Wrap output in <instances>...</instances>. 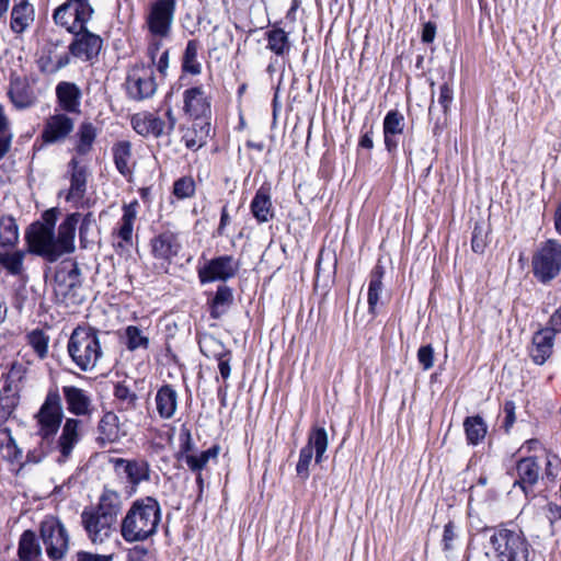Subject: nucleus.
<instances>
[{
	"instance_id": "1",
	"label": "nucleus",
	"mask_w": 561,
	"mask_h": 561,
	"mask_svg": "<svg viewBox=\"0 0 561 561\" xmlns=\"http://www.w3.org/2000/svg\"><path fill=\"white\" fill-rule=\"evenodd\" d=\"M175 9L176 0H154L145 16V26L149 35L147 55L163 77L169 68L170 51L161 49L163 42L172 34Z\"/></svg>"
},
{
	"instance_id": "2",
	"label": "nucleus",
	"mask_w": 561,
	"mask_h": 561,
	"mask_svg": "<svg viewBox=\"0 0 561 561\" xmlns=\"http://www.w3.org/2000/svg\"><path fill=\"white\" fill-rule=\"evenodd\" d=\"M161 520L159 502L147 496L135 501L121 523V535L127 542L145 541L157 533Z\"/></svg>"
},
{
	"instance_id": "3",
	"label": "nucleus",
	"mask_w": 561,
	"mask_h": 561,
	"mask_svg": "<svg viewBox=\"0 0 561 561\" xmlns=\"http://www.w3.org/2000/svg\"><path fill=\"white\" fill-rule=\"evenodd\" d=\"M67 350L72 362L82 371L93 370L103 355L100 337L92 328H76L70 335Z\"/></svg>"
},
{
	"instance_id": "4",
	"label": "nucleus",
	"mask_w": 561,
	"mask_h": 561,
	"mask_svg": "<svg viewBox=\"0 0 561 561\" xmlns=\"http://www.w3.org/2000/svg\"><path fill=\"white\" fill-rule=\"evenodd\" d=\"M486 549V554L494 561H529V543L520 531L494 530Z\"/></svg>"
},
{
	"instance_id": "5",
	"label": "nucleus",
	"mask_w": 561,
	"mask_h": 561,
	"mask_svg": "<svg viewBox=\"0 0 561 561\" xmlns=\"http://www.w3.org/2000/svg\"><path fill=\"white\" fill-rule=\"evenodd\" d=\"M534 277L541 284H549L561 273V242L548 239L538 244L531 256Z\"/></svg>"
},
{
	"instance_id": "6",
	"label": "nucleus",
	"mask_w": 561,
	"mask_h": 561,
	"mask_svg": "<svg viewBox=\"0 0 561 561\" xmlns=\"http://www.w3.org/2000/svg\"><path fill=\"white\" fill-rule=\"evenodd\" d=\"M64 410L57 390H49L37 413L34 415L36 435L43 443L51 444L62 424Z\"/></svg>"
},
{
	"instance_id": "7",
	"label": "nucleus",
	"mask_w": 561,
	"mask_h": 561,
	"mask_svg": "<svg viewBox=\"0 0 561 561\" xmlns=\"http://www.w3.org/2000/svg\"><path fill=\"white\" fill-rule=\"evenodd\" d=\"M92 14L93 9L85 0H68L55 10L54 21L68 32L77 33L83 31Z\"/></svg>"
},
{
	"instance_id": "8",
	"label": "nucleus",
	"mask_w": 561,
	"mask_h": 561,
	"mask_svg": "<svg viewBox=\"0 0 561 561\" xmlns=\"http://www.w3.org/2000/svg\"><path fill=\"white\" fill-rule=\"evenodd\" d=\"M41 537L48 557L61 559L69 548V535L65 525L55 516H47L41 523Z\"/></svg>"
},
{
	"instance_id": "9",
	"label": "nucleus",
	"mask_w": 561,
	"mask_h": 561,
	"mask_svg": "<svg viewBox=\"0 0 561 561\" xmlns=\"http://www.w3.org/2000/svg\"><path fill=\"white\" fill-rule=\"evenodd\" d=\"M328 433L323 427H314L309 433L307 444L300 449L299 460L296 466L297 474L302 479H308L309 467L312 461L313 453L317 463H321L328 448Z\"/></svg>"
},
{
	"instance_id": "10",
	"label": "nucleus",
	"mask_w": 561,
	"mask_h": 561,
	"mask_svg": "<svg viewBox=\"0 0 561 561\" xmlns=\"http://www.w3.org/2000/svg\"><path fill=\"white\" fill-rule=\"evenodd\" d=\"M25 238L31 253L43 256L49 262H56L60 257L54 230L44 228L39 222H34L26 231Z\"/></svg>"
},
{
	"instance_id": "11",
	"label": "nucleus",
	"mask_w": 561,
	"mask_h": 561,
	"mask_svg": "<svg viewBox=\"0 0 561 561\" xmlns=\"http://www.w3.org/2000/svg\"><path fill=\"white\" fill-rule=\"evenodd\" d=\"M152 62L150 65H136L127 77V92L134 100H145L151 98L157 91Z\"/></svg>"
},
{
	"instance_id": "12",
	"label": "nucleus",
	"mask_w": 561,
	"mask_h": 561,
	"mask_svg": "<svg viewBox=\"0 0 561 561\" xmlns=\"http://www.w3.org/2000/svg\"><path fill=\"white\" fill-rule=\"evenodd\" d=\"M81 524L92 543L105 542L114 533L116 523L104 515L87 507L82 511Z\"/></svg>"
},
{
	"instance_id": "13",
	"label": "nucleus",
	"mask_w": 561,
	"mask_h": 561,
	"mask_svg": "<svg viewBox=\"0 0 561 561\" xmlns=\"http://www.w3.org/2000/svg\"><path fill=\"white\" fill-rule=\"evenodd\" d=\"M61 433L56 440V448L60 456L59 462L66 461L73 453L76 446L84 435V422L77 417H67L60 426Z\"/></svg>"
},
{
	"instance_id": "14",
	"label": "nucleus",
	"mask_w": 561,
	"mask_h": 561,
	"mask_svg": "<svg viewBox=\"0 0 561 561\" xmlns=\"http://www.w3.org/2000/svg\"><path fill=\"white\" fill-rule=\"evenodd\" d=\"M184 111L195 122L207 121L210 101L203 87H193L183 92Z\"/></svg>"
},
{
	"instance_id": "15",
	"label": "nucleus",
	"mask_w": 561,
	"mask_h": 561,
	"mask_svg": "<svg viewBox=\"0 0 561 561\" xmlns=\"http://www.w3.org/2000/svg\"><path fill=\"white\" fill-rule=\"evenodd\" d=\"M238 271L232 256L225 255L209 261L203 268L199 270L198 276L203 284L215 280H226L234 276Z\"/></svg>"
},
{
	"instance_id": "16",
	"label": "nucleus",
	"mask_w": 561,
	"mask_h": 561,
	"mask_svg": "<svg viewBox=\"0 0 561 561\" xmlns=\"http://www.w3.org/2000/svg\"><path fill=\"white\" fill-rule=\"evenodd\" d=\"M73 34L75 39L68 47L72 56L83 60H91L99 55L103 43L99 35L88 32L85 27L83 31Z\"/></svg>"
},
{
	"instance_id": "17",
	"label": "nucleus",
	"mask_w": 561,
	"mask_h": 561,
	"mask_svg": "<svg viewBox=\"0 0 561 561\" xmlns=\"http://www.w3.org/2000/svg\"><path fill=\"white\" fill-rule=\"evenodd\" d=\"M62 394L69 413L90 416L93 411L91 393L77 386H64Z\"/></svg>"
},
{
	"instance_id": "18",
	"label": "nucleus",
	"mask_w": 561,
	"mask_h": 561,
	"mask_svg": "<svg viewBox=\"0 0 561 561\" xmlns=\"http://www.w3.org/2000/svg\"><path fill=\"white\" fill-rule=\"evenodd\" d=\"M80 219L81 214L72 213L67 215L62 222L58 226L55 241L60 257L65 254H70L76 250L75 238Z\"/></svg>"
},
{
	"instance_id": "19",
	"label": "nucleus",
	"mask_w": 561,
	"mask_h": 561,
	"mask_svg": "<svg viewBox=\"0 0 561 561\" xmlns=\"http://www.w3.org/2000/svg\"><path fill=\"white\" fill-rule=\"evenodd\" d=\"M70 62L69 53L58 43H49L39 57L38 65L43 72L56 73Z\"/></svg>"
},
{
	"instance_id": "20",
	"label": "nucleus",
	"mask_w": 561,
	"mask_h": 561,
	"mask_svg": "<svg viewBox=\"0 0 561 561\" xmlns=\"http://www.w3.org/2000/svg\"><path fill=\"white\" fill-rule=\"evenodd\" d=\"M73 121L66 114H55L47 118L42 138L46 144L64 140L73 129Z\"/></svg>"
},
{
	"instance_id": "21",
	"label": "nucleus",
	"mask_w": 561,
	"mask_h": 561,
	"mask_svg": "<svg viewBox=\"0 0 561 561\" xmlns=\"http://www.w3.org/2000/svg\"><path fill=\"white\" fill-rule=\"evenodd\" d=\"M151 249L153 256L164 265L165 263L170 264L178 255L181 243L173 232L165 231L152 239Z\"/></svg>"
},
{
	"instance_id": "22",
	"label": "nucleus",
	"mask_w": 561,
	"mask_h": 561,
	"mask_svg": "<svg viewBox=\"0 0 561 561\" xmlns=\"http://www.w3.org/2000/svg\"><path fill=\"white\" fill-rule=\"evenodd\" d=\"M8 95L18 110L28 108L36 103L35 92L26 78L12 77Z\"/></svg>"
},
{
	"instance_id": "23",
	"label": "nucleus",
	"mask_w": 561,
	"mask_h": 561,
	"mask_svg": "<svg viewBox=\"0 0 561 561\" xmlns=\"http://www.w3.org/2000/svg\"><path fill=\"white\" fill-rule=\"evenodd\" d=\"M385 274V270L380 264H377L370 273L369 284H368V294H367V302H368V314L370 316V321L374 320L378 313V307L381 304V295L383 291L382 277Z\"/></svg>"
},
{
	"instance_id": "24",
	"label": "nucleus",
	"mask_w": 561,
	"mask_h": 561,
	"mask_svg": "<svg viewBox=\"0 0 561 561\" xmlns=\"http://www.w3.org/2000/svg\"><path fill=\"white\" fill-rule=\"evenodd\" d=\"M69 167L71 168L70 187L66 192H60L59 196L65 195V199L68 203L77 204L83 198L85 193V171L79 167L76 159L69 162Z\"/></svg>"
},
{
	"instance_id": "25",
	"label": "nucleus",
	"mask_w": 561,
	"mask_h": 561,
	"mask_svg": "<svg viewBox=\"0 0 561 561\" xmlns=\"http://www.w3.org/2000/svg\"><path fill=\"white\" fill-rule=\"evenodd\" d=\"M59 106L68 113L80 112L81 91L76 83L61 81L56 87Z\"/></svg>"
},
{
	"instance_id": "26",
	"label": "nucleus",
	"mask_w": 561,
	"mask_h": 561,
	"mask_svg": "<svg viewBox=\"0 0 561 561\" xmlns=\"http://www.w3.org/2000/svg\"><path fill=\"white\" fill-rule=\"evenodd\" d=\"M540 469L537 458L528 457L520 459L516 466L518 479L515 481V484H518L527 493L528 489L537 483Z\"/></svg>"
},
{
	"instance_id": "27",
	"label": "nucleus",
	"mask_w": 561,
	"mask_h": 561,
	"mask_svg": "<svg viewBox=\"0 0 561 561\" xmlns=\"http://www.w3.org/2000/svg\"><path fill=\"white\" fill-rule=\"evenodd\" d=\"M135 131L141 136L160 137L164 133L165 123L153 114H137L131 118Z\"/></svg>"
},
{
	"instance_id": "28",
	"label": "nucleus",
	"mask_w": 561,
	"mask_h": 561,
	"mask_svg": "<svg viewBox=\"0 0 561 561\" xmlns=\"http://www.w3.org/2000/svg\"><path fill=\"white\" fill-rule=\"evenodd\" d=\"M553 335L554 333L549 329L541 330L534 335L530 356L536 364L542 365L550 357L553 346Z\"/></svg>"
},
{
	"instance_id": "29",
	"label": "nucleus",
	"mask_w": 561,
	"mask_h": 561,
	"mask_svg": "<svg viewBox=\"0 0 561 561\" xmlns=\"http://www.w3.org/2000/svg\"><path fill=\"white\" fill-rule=\"evenodd\" d=\"M116 469H123L129 482L134 485L142 481H148L150 478V468L147 461L144 460H126L117 458L114 461Z\"/></svg>"
},
{
	"instance_id": "30",
	"label": "nucleus",
	"mask_w": 561,
	"mask_h": 561,
	"mask_svg": "<svg viewBox=\"0 0 561 561\" xmlns=\"http://www.w3.org/2000/svg\"><path fill=\"white\" fill-rule=\"evenodd\" d=\"M404 129V117L398 111H390L387 113L383 119V136L385 146L388 151H393L398 142L394 140V136L403 133Z\"/></svg>"
},
{
	"instance_id": "31",
	"label": "nucleus",
	"mask_w": 561,
	"mask_h": 561,
	"mask_svg": "<svg viewBox=\"0 0 561 561\" xmlns=\"http://www.w3.org/2000/svg\"><path fill=\"white\" fill-rule=\"evenodd\" d=\"M156 408L161 419L173 417L178 408V392L170 386H162L156 394Z\"/></svg>"
},
{
	"instance_id": "32",
	"label": "nucleus",
	"mask_w": 561,
	"mask_h": 561,
	"mask_svg": "<svg viewBox=\"0 0 561 561\" xmlns=\"http://www.w3.org/2000/svg\"><path fill=\"white\" fill-rule=\"evenodd\" d=\"M80 282V270L77 263L60 266L55 274L56 291L64 296L68 289L76 287Z\"/></svg>"
},
{
	"instance_id": "33",
	"label": "nucleus",
	"mask_w": 561,
	"mask_h": 561,
	"mask_svg": "<svg viewBox=\"0 0 561 561\" xmlns=\"http://www.w3.org/2000/svg\"><path fill=\"white\" fill-rule=\"evenodd\" d=\"M34 21V9L27 0H21L14 4L11 11V30L14 33H23Z\"/></svg>"
},
{
	"instance_id": "34",
	"label": "nucleus",
	"mask_w": 561,
	"mask_h": 561,
	"mask_svg": "<svg viewBox=\"0 0 561 561\" xmlns=\"http://www.w3.org/2000/svg\"><path fill=\"white\" fill-rule=\"evenodd\" d=\"M210 123L208 121L194 122L192 128H188L182 139L186 148L197 150L202 148L209 136Z\"/></svg>"
},
{
	"instance_id": "35",
	"label": "nucleus",
	"mask_w": 561,
	"mask_h": 561,
	"mask_svg": "<svg viewBox=\"0 0 561 561\" xmlns=\"http://www.w3.org/2000/svg\"><path fill=\"white\" fill-rule=\"evenodd\" d=\"M91 508L116 523L117 515L122 508L121 495L116 491L104 489L98 506Z\"/></svg>"
},
{
	"instance_id": "36",
	"label": "nucleus",
	"mask_w": 561,
	"mask_h": 561,
	"mask_svg": "<svg viewBox=\"0 0 561 561\" xmlns=\"http://www.w3.org/2000/svg\"><path fill=\"white\" fill-rule=\"evenodd\" d=\"M251 211L260 222H267L272 216V201L268 192L261 187L251 202Z\"/></svg>"
},
{
	"instance_id": "37",
	"label": "nucleus",
	"mask_w": 561,
	"mask_h": 561,
	"mask_svg": "<svg viewBox=\"0 0 561 561\" xmlns=\"http://www.w3.org/2000/svg\"><path fill=\"white\" fill-rule=\"evenodd\" d=\"M102 443H113L119 438L118 417L116 414L108 412L105 413L98 426Z\"/></svg>"
},
{
	"instance_id": "38",
	"label": "nucleus",
	"mask_w": 561,
	"mask_h": 561,
	"mask_svg": "<svg viewBox=\"0 0 561 561\" xmlns=\"http://www.w3.org/2000/svg\"><path fill=\"white\" fill-rule=\"evenodd\" d=\"M19 557L23 561H32L41 556V547L32 530H25L19 541Z\"/></svg>"
},
{
	"instance_id": "39",
	"label": "nucleus",
	"mask_w": 561,
	"mask_h": 561,
	"mask_svg": "<svg viewBox=\"0 0 561 561\" xmlns=\"http://www.w3.org/2000/svg\"><path fill=\"white\" fill-rule=\"evenodd\" d=\"M232 291L228 286H219L210 304V316L220 318L232 304Z\"/></svg>"
},
{
	"instance_id": "40",
	"label": "nucleus",
	"mask_w": 561,
	"mask_h": 561,
	"mask_svg": "<svg viewBox=\"0 0 561 561\" xmlns=\"http://www.w3.org/2000/svg\"><path fill=\"white\" fill-rule=\"evenodd\" d=\"M113 157L118 172L123 175L130 173L131 145L129 141H119L113 147Z\"/></svg>"
},
{
	"instance_id": "41",
	"label": "nucleus",
	"mask_w": 561,
	"mask_h": 561,
	"mask_svg": "<svg viewBox=\"0 0 561 561\" xmlns=\"http://www.w3.org/2000/svg\"><path fill=\"white\" fill-rule=\"evenodd\" d=\"M0 453L9 461H19L22 458V449L16 445L9 428L0 430Z\"/></svg>"
},
{
	"instance_id": "42",
	"label": "nucleus",
	"mask_w": 561,
	"mask_h": 561,
	"mask_svg": "<svg viewBox=\"0 0 561 561\" xmlns=\"http://www.w3.org/2000/svg\"><path fill=\"white\" fill-rule=\"evenodd\" d=\"M198 48L199 44L197 41L191 39L187 42L182 58V69L184 72L193 76H197L202 72V65L197 60Z\"/></svg>"
},
{
	"instance_id": "43",
	"label": "nucleus",
	"mask_w": 561,
	"mask_h": 561,
	"mask_svg": "<svg viewBox=\"0 0 561 561\" xmlns=\"http://www.w3.org/2000/svg\"><path fill=\"white\" fill-rule=\"evenodd\" d=\"M19 241V227L15 219L4 216L0 219V245L13 248Z\"/></svg>"
},
{
	"instance_id": "44",
	"label": "nucleus",
	"mask_w": 561,
	"mask_h": 561,
	"mask_svg": "<svg viewBox=\"0 0 561 561\" xmlns=\"http://www.w3.org/2000/svg\"><path fill=\"white\" fill-rule=\"evenodd\" d=\"M219 451V446L215 445L199 454L187 455L185 463L192 471L201 472L210 460L217 459Z\"/></svg>"
},
{
	"instance_id": "45",
	"label": "nucleus",
	"mask_w": 561,
	"mask_h": 561,
	"mask_svg": "<svg viewBox=\"0 0 561 561\" xmlns=\"http://www.w3.org/2000/svg\"><path fill=\"white\" fill-rule=\"evenodd\" d=\"M467 439L470 444H479L486 434V425L481 416H469L463 422Z\"/></svg>"
},
{
	"instance_id": "46",
	"label": "nucleus",
	"mask_w": 561,
	"mask_h": 561,
	"mask_svg": "<svg viewBox=\"0 0 561 561\" xmlns=\"http://www.w3.org/2000/svg\"><path fill=\"white\" fill-rule=\"evenodd\" d=\"M136 206L137 203H131L123 207L124 213L118 229V237L126 242H129L133 237L134 221L137 216Z\"/></svg>"
},
{
	"instance_id": "47",
	"label": "nucleus",
	"mask_w": 561,
	"mask_h": 561,
	"mask_svg": "<svg viewBox=\"0 0 561 561\" xmlns=\"http://www.w3.org/2000/svg\"><path fill=\"white\" fill-rule=\"evenodd\" d=\"M201 351L207 357L220 359L227 357L228 351L221 341L213 335H206L199 341Z\"/></svg>"
},
{
	"instance_id": "48",
	"label": "nucleus",
	"mask_w": 561,
	"mask_h": 561,
	"mask_svg": "<svg viewBox=\"0 0 561 561\" xmlns=\"http://www.w3.org/2000/svg\"><path fill=\"white\" fill-rule=\"evenodd\" d=\"M25 252H3L0 253V264L12 275H19L23 271V261Z\"/></svg>"
},
{
	"instance_id": "49",
	"label": "nucleus",
	"mask_w": 561,
	"mask_h": 561,
	"mask_svg": "<svg viewBox=\"0 0 561 561\" xmlns=\"http://www.w3.org/2000/svg\"><path fill=\"white\" fill-rule=\"evenodd\" d=\"M12 137L9 119L4 113L3 106L0 104V160L9 152Z\"/></svg>"
},
{
	"instance_id": "50",
	"label": "nucleus",
	"mask_w": 561,
	"mask_h": 561,
	"mask_svg": "<svg viewBox=\"0 0 561 561\" xmlns=\"http://www.w3.org/2000/svg\"><path fill=\"white\" fill-rule=\"evenodd\" d=\"M79 140L77 150L79 153L84 154L90 151L94 139L96 137V130L91 123H83L78 131Z\"/></svg>"
},
{
	"instance_id": "51",
	"label": "nucleus",
	"mask_w": 561,
	"mask_h": 561,
	"mask_svg": "<svg viewBox=\"0 0 561 561\" xmlns=\"http://www.w3.org/2000/svg\"><path fill=\"white\" fill-rule=\"evenodd\" d=\"M126 346L129 351H135L139 347L147 348L149 340L142 334V331L135 325H128L125 329Z\"/></svg>"
},
{
	"instance_id": "52",
	"label": "nucleus",
	"mask_w": 561,
	"mask_h": 561,
	"mask_svg": "<svg viewBox=\"0 0 561 561\" xmlns=\"http://www.w3.org/2000/svg\"><path fill=\"white\" fill-rule=\"evenodd\" d=\"M114 396L126 410L135 409L137 405L138 396L124 383L115 386Z\"/></svg>"
},
{
	"instance_id": "53",
	"label": "nucleus",
	"mask_w": 561,
	"mask_h": 561,
	"mask_svg": "<svg viewBox=\"0 0 561 561\" xmlns=\"http://www.w3.org/2000/svg\"><path fill=\"white\" fill-rule=\"evenodd\" d=\"M28 344L39 358L46 357L48 353V336L41 330H34L27 335Z\"/></svg>"
},
{
	"instance_id": "54",
	"label": "nucleus",
	"mask_w": 561,
	"mask_h": 561,
	"mask_svg": "<svg viewBox=\"0 0 561 561\" xmlns=\"http://www.w3.org/2000/svg\"><path fill=\"white\" fill-rule=\"evenodd\" d=\"M268 48L277 55H283L288 48V37L282 28L268 33Z\"/></svg>"
},
{
	"instance_id": "55",
	"label": "nucleus",
	"mask_w": 561,
	"mask_h": 561,
	"mask_svg": "<svg viewBox=\"0 0 561 561\" xmlns=\"http://www.w3.org/2000/svg\"><path fill=\"white\" fill-rule=\"evenodd\" d=\"M195 192V183L192 178H181L175 181L173 186V194L179 198L191 197Z\"/></svg>"
},
{
	"instance_id": "56",
	"label": "nucleus",
	"mask_w": 561,
	"mask_h": 561,
	"mask_svg": "<svg viewBox=\"0 0 561 561\" xmlns=\"http://www.w3.org/2000/svg\"><path fill=\"white\" fill-rule=\"evenodd\" d=\"M180 440H181V445H180V451H179V454H180L179 459H181L185 462L186 456L194 454L195 444H194L192 434L188 430L181 432Z\"/></svg>"
},
{
	"instance_id": "57",
	"label": "nucleus",
	"mask_w": 561,
	"mask_h": 561,
	"mask_svg": "<svg viewBox=\"0 0 561 561\" xmlns=\"http://www.w3.org/2000/svg\"><path fill=\"white\" fill-rule=\"evenodd\" d=\"M417 359L424 370H428L434 365V351L431 345L421 346L417 351Z\"/></svg>"
},
{
	"instance_id": "58",
	"label": "nucleus",
	"mask_w": 561,
	"mask_h": 561,
	"mask_svg": "<svg viewBox=\"0 0 561 561\" xmlns=\"http://www.w3.org/2000/svg\"><path fill=\"white\" fill-rule=\"evenodd\" d=\"M453 100H454L453 89L447 83H444L443 85H440L437 102L442 106L443 112L445 114L448 113L449 107L453 103Z\"/></svg>"
},
{
	"instance_id": "59",
	"label": "nucleus",
	"mask_w": 561,
	"mask_h": 561,
	"mask_svg": "<svg viewBox=\"0 0 561 561\" xmlns=\"http://www.w3.org/2000/svg\"><path fill=\"white\" fill-rule=\"evenodd\" d=\"M486 247L485 236L483 229L476 226L472 232L471 248L476 253H482Z\"/></svg>"
},
{
	"instance_id": "60",
	"label": "nucleus",
	"mask_w": 561,
	"mask_h": 561,
	"mask_svg": "<svg viewBox=\"0 0 561 561\" xmlns=\"http://www.w3.org/2000/svg\"><path fill=\"white\" fill-rule=\"evenodd\" d=\"M60 211L58 208L53 207L47 209L42 215V221H38L44 228L50 229L55 231V226L58 220Z\"/></svg>"
},
{
	"instance_id": "61",
	"label": "nucleus",
	"mask_w": 561,
	"mask_h": 561,
	"mask_svg": "<svg viewBox=\"0 0 561 561\" xmlns=\"http://www.w3.org/2000/svg\"><path fill=\"white\" fill-rule=\"evenodd\" d=\"M561 468V460L557 455H548L546 459V474L550 479H554Z\"/></svg>"
},
{
	"instance_id": "62",
	"label": "nucleus",
	"mask_w": 561,
	"mask_h": 561,
	"mask_svg": "<svg viewBox=\"0 0 561 561\" xmlns=\"http://www.w3.org/2000/svg\"><path fill=\"white\" fill-rule=\"evenodd\" d=\"M80 220H81V225L79 227V238H80L81 245L83 248H85L87 242H88V233H89V230H90L92 221H93L91 213L87 214Z\"/></svg>"
},
{
	"instance_id": "63",
	"label": "nucleus",
	"mask_w": 561,
	"mask_h": 561,
	"mask_svg": "<svg viewBox=\"0 0 561 561\" xmlns=\"http://www.w3.org/2000/svg\"><path fill=\"white\" fill-rule=\"evenodd\" d=\"M515 403L513 401H506L504 404V412H505V421H504V428L506 432L511 430L513 424L515 423Z\"/></svg>"
},
{
	"instance_id": "64",
	"label": "nucleus",
	"mask_w": 561,
	"mask_h": 561,
	"mask_svg": "<svg viewBox=\"0 0 561 561\" xmlns=\"http://www.w3.org/2000/svg\"><path fill=\"white\" fill-rule=\"evenodd\" d=\"M111 556L91 553L85 551H80L76 556V561H111Z\"/></svg>"
}]
</instances>
